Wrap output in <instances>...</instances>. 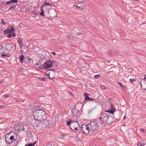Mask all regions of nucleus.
<instances>
[{
    "label": "nucleus",
    "instance_id": "obj_1",
    "mask_svg": "<svg viewBox=\"0 0 146 146\" xmlns=\"http://www.w3.org/2000/svg\"><path fill=\"white\" fill-rule=\"evenodd\" d=\"M35 117L38 120L41 121V123L44 121L47 118V114L44 111L41 109L35 110L33 112Z\"/></svg>",
    "mask_w": 146,
    "mask_h": 146
},
{
    "label": "nucleus",
    "instance_id": "obj_2",
    "mask_svg": "<svg viewBox=\"0 0 146 146\" xmlns=\"http://www.w3.org/2000/svg\"><path fill=\"white\" fill-rule=\"evenodd\" d=\"M57 64V62L56 61L54 60L52 61H51L50 60V58H49L48 60H46V62H44L43 64V69L44 70L52 67L54 65H56Z\"/></svg>",
    "mask_w": 146,
    "mask_h": 146
},
{
    "label": "nucleus",
    "instance_id": "obj_3",
    "mask_svg": "<svg viewBox=\"0 0 146 146\" xmlns=\"http://www.w3.org/2000/svg\"><path fill=\"white\" fill-rule=\"evenodd\" d=\"M28 122L33 127H37L38 125L39 126V124L41 123V121L38 120L34 115L33 116H30L28 118Z\"/></svg>",
    "mask_w": 146,
    "mask_h": 146
},
{
    "label": "nucleus",
    "instance_id": "obj_4",
    "mask_svg": "<svg viewBox=\"0 0 146 146\" xmlns=\"http://www.w3.org/2000/svg\"><path fill=\"white\" fill-rule=\"evenodd\" d=\"M88 125L90 127V131H95L98 129V123L96 121H92L88 123Z\"/></svg>",
    "mask_w": 146,
    "mask_h": 146
},
{
    "label": "nucleus",
    "instance_id": "obj_5",
    "mask_svg": "<svg viewBox=\"0 0 146 146\" xmlns=\"http://www.w3.org/2000/svg\"><path fill=\"white\" fill-rule=\"evenodd\" d=\"M79 128L83 134H88L90 131V127L88 125V124L87 125L83 124Z\"/></svg>",
    "mask_w": 146,
    "mask_h": 146
},
{
    "label": "nucleus",
    "instance_id": "obj_6",
    "mask_svg": "<svg viewBox=\"0 0 146 146\" xmlns=\"http://www.w3.org/2000/svg\"><path fill=\"white\" fill-rule=\"evenodd\" d=\"M100 120L101 123H104L106 122L109 120L108 115L106 114L103 113L101 114L100 117L99 118Z\"/></svg>",
    "mask_w": 146,
    "mask_h": 146
},
{
    "label": "nucleus",
    "instance_id": "obj_7",
    "mask_svg": "<svg viewBox=\"0 0 146 146\" xmlns=\"http://www.w3.org/2000/svg\"><path fill=\"white\" fill-rule=\"evenodd\" d=\"M43 3L44 4L41 6V12L39 13V15L42 17H44L45 15H44V11L43 9V8H44L45 9H46L47 6L48 5L50 6H51V5H50L49 3H47L46 1L43 2Z\"/></svg>",
    "mask_w": 146,
    "mask_h": 146
},
{
    "label": "nucleus",
    "instance_id": "obj_8",
    "mask_svg": "<svg viewBox=\"0 0 146 146\" xmlns=\"http://www.w3.org/2000/svg\"><path fill=\"white\" fill-rule=\"evenodd\" d=\"M80 126V124L77 121L73 122V123L70 125L71 129L73 131H76L77 130H79V128H78Z\"/></svg>",
    "mask_w": 146,
    "mask_h": 146
},
{
    "label": "nucleus",
    "instance_id": "obj_9",
    "mask_svg": "<svg viewBox=\"0 0 146 146\" xmlns=\"http://www.w3.org/2000/svg\"><path fill=\"white\" fill-rule=\"evenodd\" d=\"M14 45L11 42L7 43L6 44L5 47L6 49L8 51H11L13 50Z\"/></svg>",
    "mask_w": 146,
    "mask_h": 146
},
{
    "label": "nucleus",
    "instance_id": "obj_10",
    "mask_svg": "<svg viewBox=\"0 0 146 146\" xmlns=\"http://www.w3.org/2000/svg\"><path fill=\"white\" fill-rule=\"evenodd\" d=\"M15 31V29L12 27H11L10 28L8 27L3 31V33L5 34H9L12 33Z\"/></svg>",
    "mask_w": 146,
    "mask_h": 146
},
{
    "label": "nucleus",
    "instance_id": "obj_11",
    "mask_svg": "<svg viewBox=\"0 0 146 146\" xmlns=\"http://www.w3.org/2000/svg\"><path fill=\"white\" fill-rule=\"evenodd\" d=\"M71 113L73 115L76 116L80 113V112L76 110V105H74L73 108L71 110Z\"/></svg>",
    "mask_w": 146,
    "mask_h": 146
},
{
    "label": "nucleus",
    "instance_id": "obj_12",
    "mask_svg": "<svg viewBox=\"0 0 146 146\" xmlns=\"http://www.w3.org/2000/svg\"><path fill=\"white\" fill-rule=\"evenodd\" d=\"M18 0H11L10 1H7L6 2H3L4 3V5L6 6H8L11 5V4L12 3H17L18 2Z\"/></svg>",
    "mask_w": 146,
    "mask_h": 146
},
{
    "label": "nucleus",
    "instance_id": "obj_13",
    "mask_svg": "<svg viewBox=\"0 0 146 146\" xmlns=\"http://www.w3.org/2000/svg\"><path fill=\"white\" fill-rule=\"evenodd\" d=\"M33 61L32 58L27 57L25 60V65H28L29 64H30Z\"/></svg>",
    "mask_w": 146,
    "mask_h": 146
},
{
    "label": "nucleus",
    "instance_id": "obj_14",
    "mask_svg": "<svg viewBox=\"0 0 146 146\" xmlns=\"http://www.w3.org/2000/svg\"><path fill=\"white\" fill-rule=\"evenodd\" d=\"M10 133H7L5 137V141L7 144H11L13 143V141H11L10 140L9 136Z\"/></svg>",
    "mask_w": 146,
    "mask_h": 146
},
{
    "label": "nucleus",
    "instance_id": "obj_15",
    "mask_svg": "<svg viewBox=\"0 0 146 146\" xmlns=\"http://www.w3.org/2000/svg\"><path fill=\"white\" fill-rule=\"evenodd\" d=\"M47 57L48 58H47L46 53L45 51L42 52L41 53V54L40 55V58H41L42 59H47L48 58H49L48 56Z\"/></svg>",
    "mask_w": 146,
    "mask_h": 146
},
{
    "label": "nucleus",
    "instance_id": "obj_16",
    "mask_svg": "<svg viewBox=\"0 0 146 146\" xmlns=\"http://www.w3.org/2000/svg\"><path fill=\"white\" fill-rule=\"evenodd\" d=\"M109 123L110 124H111L113 121H114L117 119L115 116H110L109 117Z\"/></svg>",
    "mask_w": 146,
    "mask_h": 146
},
{
    "label": "nucleus",
    "instance_id": "obj_17",
    "mask_svg": "<svg viewBox=\"0 0 146 146\" xmlns=\"http://www.w3.org/2000/svg\"><path fill=\"white\" fill-rule=\"evenodd\" d=\"M83 4L84 3L82 2H77L75 3L74 5L77 8H80L82 5V4Z\"/></svg>",
    "mask_w": 146,
    "mask_h": 146
},
{
    "label": "nucleus",
    "instance_id": "obj_18",
    "mask_svg": "<svg viewBox=\"0 0 146 146\" xmlns=\"http://www.w3.org/2000/svg\"><path fill=\"white\" fill-rule=\"evenodd\" d=\"M89 94L85 93L84 94V96H85V99L84 100V101H90V98L89 97Z\"/></svg>",
    "mask_w": 146,
    "mask_h": 146
},
{
    "label": "nucleus",
    "instance_id": "obj_19",
    "mask_svg": "<svg viewBox=\"0 0 146 146\" xmlns=\"http://www.w3.org/2000/svg\"><path fill=\"white\" fill-rule=\"evenodd\" d=\"M19 58L20 62L22 63H23V61H25V60L26 58H25L23 55H21L20 56Z\"/></svg>",
    "mask_w": 146,
    "mask_h": 146
},
{
    "label": "nucleus",
    "instance_id": "obj_20",
    "mask_svg": "<svg viewBox=\"0 0 146 146\" xmlns=\"http://www.w3.org/2000/svg\"><path fill=\"white\" fill-rule=\"evenodd\" d=\"M17 41L21 48H22L23 46V40L21 39H19Z\"/></svg>",
    "mask_w": 146,
    "mask_h": 146
},
{
    "label": "nucleus",
    "instance_id": "obj_21",
    "mask_svg": "<svg viewBox=\"0 0 146 146\" xmlns=\"http://www.w3.org/2000/svg\"><path fill=\"white\" fill-rule=\"evenodd\" d=\"M15 33L14 31H13L12 33L9 34L7 36V37L8 38H9L11 37H15Z\"/></svg>",
    "mask_w": 146,
    "mask_h": 146
},
{
    "label": "nucleus",
    "instance_id": "obj_22",
    "mask_svg": "<svg viewBox=\"0 0 146 146\" xmlns=\"http://www.w3.org/2000/svg\"><path fill=\"white\" fill-rule=\"evenodd\" d=\"M18 131H24L25 130V128L24 127L23 125H19V128L18 129Z\"/></svg>",
    "mask_w": 146,
    "mask_h": 146
},
{
    "label": "nucleus",
    "instance_id": "obj_23",
    "mask_svg": "<svg viewBox=\"0 0 146 146\" xmlns=\"http://www.w3.org/2000/svg\"><path fill=\"white\" fill-rule=\"evenodd\" d=\"M36 143V141H35L33 143H29L26 144L25 146H34Z\"/></svg>",
    "mask_w": 146,
    "mask_h": 146
},
{
    "label": "nucleus",
    "instance_id": "obj_24",
    "mask_svg": "<svg viewBox=\"0 0 146 146\" xmlns=\"http://www.w3.org/2000/svg\"><path fill=\"white\" fill-rule=\"evenodd\" d=\"M55 71H53V72H52L51 73V75H52L50 77H49V79H53L55 77Z\"/></svg>",
    "mask_w": 146,
    "mask_h": 146
},
{
    "label": "nucleus",
    "instance_id": "obj_25",
    "mask_svg": "<svg viewBox=\"0 0 146 146\" xmlns=\"http://www.w3.org/2000/svg\"><path fill=\"white\" fill-rule=\"evenodd\" d=\"M44 123L45 124V126H47L49 125L50 124V122L48 120H47V119H46V120H45L44 121Z\"/></svg>",
    "mask_w": 146,
    "mask_h": 146
},
{
    "label": "nucleus",
    "instance_id": "obj_26",
    "mask_svg": "<svg viewBox=\"0 0 146 146\" xmlns=\"http://www.w3.org/2000/svg\"><path fill=\"white\" fill-rule=\"evenodd\" d=\"M10 56V54H2L0 55L1 57H3V58H5L7 57H9Z\"/></svg>",
    "mask_w": 146,
    "mask_h": 146
},
{
    "label": "nucleus",
    "instance_id": "obj_27",
    "mask_svg": "<svg viewBox=\"0 0 146 146\" xmlns=\"http://www.w3.org/2000/svg\"><path fill=\"white\" fill-rule=\"evenodd\" d=\"M74 122V121H72L71 119H70L69 121H67L66 123L68 125H69L71 124H72Z\"/></svg>",
    "mask_w": 146,
    "mask_h": 146
},
{
    "label": "nucleus",
    "instance_id": "obj_28",
    "mask_svg": "<svg viewBox=\"0 0 146 146\" xmlns=\"http://www.w3.org/2000/svg\"><path fill=\"white\" fill-rule=\"evenodd\" d=\"M8 6H9L10 7L9 8V10L11 9L12 10H15V7L16 6V5L13 4L12 6L11 5H10V6L9 5Z\"/></svg>",
    "mask_w": 146,
    "mask_h": 146
},
{
    "label": "nucleus",
    "instance_id": "obj_29",
    "mask_svg": "<svg viewBox=\"0 0 146 146\" xmlns=\"http://www.w3.org/2000/svg\"><path fill=\"white\" fill-rule=\"evenodd\" d=\"M116 111V110L115 109L113 108L111 110H110V113L112 114H113Z\"/></svg>",
    "mask_w": 146,
    "mask_h": 146
},
{
    "label": "nucleus",
    "instance_id": "obj_30",
    "mask_svg": "<svg viewBox=\"0 0 146 146\" xmlns=\"http://www.w3.org/2000/svg\"><path fill=\"white\" fill-rule=\"evenodd\" d=\"M14 137L13 136H11L10 137V141L11 140V141H13V142L16 140V139H14V137Z\"/></svg>",
    "mask_w": 146,
    "mask_h": 146
},
{
    "label": "nucleus",
    "instance_id": "obj_31",
    "mask_svg": "<svg viewBox=\"0 0 146 146\" xmlns=\"http://www.w3.org/2000/svg\"><path fill=\"white\" fill-rule=\"evenodd\" d=\"M137 145L139 146H143L145 145L144 143H142L140 142H138Z\"/></svg>",
    "mask_w": 146,
    "mask_h": 146
},
{
    "label": "nucleus",
    "instance_id": "obj_32",
    "mask_svg": "<svg viewBox=\"0 0 146 146\" xmlns=\"http://www.w3.org/2000/svg\"><path fill=\"white\" fill-rule=\"evenodd\" d=\"M40 80H41L44 81L46 80V78L44 77H38V78Z\"/></svg>",
    "mask_w": 146,
    "mask_h": 146
},
{
    "label": "nucleus",
    "instance_id": "obj_33",
    "mask_svg": "<svg viewBox=\"0 0 146 146\" xmlns=\"http://www.w3.org/2000/svg\"><path fill=\"white\" fill-rule=\"evenodd\" d=\"M138 81L139 82V83L142 85L141 83L142 82V81H144V80L143 79L140 78L139 80H138Z\"/></svg>",
    "mask_w": 146,
    "mask_h": 146
},
{
    "label": "nucleus",
    "instance_id": "obj_34",
    "mask_svg": "<svg viewBox=\"0 0 146 146\" xmlns=\"http://www.w3.org/2000/svg\"><path fill=\"white\" fill-rule=\"evenodd\" d=\"M100 77V76L99 74H97L95 75L94 77L95 78H98Z\"/></svg>",
    "mask_w": 146,
    "mask_h": 146
},
{
    "label": "nucleus",
    "instance_id": "obj_35",
    "mask_svg": "<svg viewBox=\"0 0 146 146\" xmlns=\"http://www.w3.org/2000/svg\"><path fill=\"white\" fill-rule=\"evenodd\" d=\"M67 38H68L71 39L72 38V35H68L66 36Z\"/></svg>",
    "mask_w": 146,
    "mask_h": 146
},
{
    "label": "nucleus",
    "instance_id": "obj_36",
    "mask_svg": "<svg viewBox=\"0 0 146 146\" xmlns=\"http://www.w3.org/2000/svg\"><path fill=\"white\" fill-rule=\"evenodd\" d=\"M129 80L131 82H133L136 81V80L135 79H132L131 78H130Z\"/></svg>",
    "mask_w": 146,
    "mask_h": 146
},
{
    "label": "nucleus",
    "instance_id": "obj_37",
    "mask_svg": "<svg viewBox=\"0 0 146 146\" xmlns=\"http://www.w3.org/2000/svg\"><path fill=\"white\" fill-rule=\"evenodd\" d=\"M118 83L119 85H120L123 88L124 87V86H123V85H122L121 83L118 82Z\"/></svg>",
    "mask_w": 146,
    "mask_h": 146
},
{
    "label": "nucleus",
    "instance_id": "obj_38",
    "mask_svg": "<svg viewBox=\"0 0 146 146\" xmlns=\"http://www.w3.org/2000/svg\"><path fill=\"white\" fill-rule=\"evenodd\" d=\"M46 76L49 78L51 76V73L49 72L48 74L46 75Z\"/></svg>",
    "mask_w": 146,
    "mask_h": 146
},
{
    "label": "nucleus",
    "instance_id": "obj_39",
    "mask_svg": "<svg viewBox=\"0 0 146 146\" xmlns=\"http://www.w3.org/2000/svg\"><path fill=\"white\" fill-rule=\"evenodd\" d=\"M1 20L2 21V23L3 25H5L6 23L2 19H1Z\"/></svg>",
    "mask_w": 146,
    "mask_h": 146
},
{
    "label": "nucleus",
    "instance_id": "obj_40",
    "mask_svg": "<svg viewBox=\"0 0 146 146\" xmlns=\"http://www.w3.org/2000/svg\"><path fill=\"white\" fill-rule=\"evenodd\" d=\"M27 133L28 135H31V131H29L27 132Z\"/></svg>",
    "mask_w": 146,
    "mask_h": 146
},
{
    "label": "nucleus",
    "instance_id": "obj_41",
    "mask_svg": "<svg viewBox=\"0 0 146 146\" xmlns=\"http://www.w3.org/2000/svg\"><path fill=\"white\" fill-rule=\"evenodd\" d=\"M9 96V94H5V95L3 96V97L5 98H6L7 97H8Z\"/></svg>",
    "mask_w": 146,
    "mask_h": 146
},
{
    "label": "nucleus",
    "instance_id": "obj_42",
    "mask_svg": "<svg viewBox=\"0 0 146 146\" xmlns=\"http://www.w3.org/2000/svg\"><path fill=\"white\" fill-rule=\"evenodd\" d=\"M17 143L15 144V145H17L18 144L20 143L21 141H17Z\"/></svg>",
    "mask_w": 146,
    "mask_h": 146
},
{
    "label": "nucleus",
    "instance_id": "obj_43",
    "mask_svg": "<svg viewBox=\"0 0 146 146\" xmlns=\"http://www.w3.org/2000/svg\"><path fill=\"white\" fill-rule=\"evenodd\" d=\"M3 50V46L2 45H0V50Z\"/></svg>",
    "mask_w": 146,
    "mask_h": 146
},
{
    "label": "nucleus",
    "instance_id": "obj_44",
    "mask_svg": "<svg viewBox=\"0 0 146 146\" xmlns=\"http://www.w3.org/2000/svg\"><path fill=\"white\" fill-rule=\"evenodd\" d=\"M65 136H66V135H61V137H62V139L64 138H65Z\"/></svg>",
    "mask_w": 146,
    "mask_h": 146
},
{
    "label": "nucleus",
    "instance_id": "obj_45",
    "mask_svg": "<svg viewBox=\"0 0 146 146\" xmlns=\"http://www.w3.org/2000/svg\"><path fill=\"white\" fill-rule=\"evenodd\" d=\"M101 88L102 89H105V87L104 86H101Z\"/></svg>",
    "mask_w": 146,
    "mask_h": 146
},
{
    "label": "nucleus",
    "instance_id": "obj_46",
    "mask_svg": "<svg viewBox=\"0 0 146 146\" xmlns=\"http://www.w3.org/2000/svg\"><path fill=\"white\" fill-rule=\"evenodd\" d=\"M139 129L141 131H142L143 132H144L145 131V130L143 129H142L140 128Z\"/></svg>",
    "mask_w": 146,
    "mask_h": 146
},
{
    "label": "nucleus",
    "instance_id": "obj_47",
    "mask_svg": "<svg viewBox=\"0 0 146 146\" xmlns=\"http://www.w3.org/2000/svg\"><path fill=\"white\" fill-rule=\"evenodd\" d=\"M110 105H111V108H113L114 107V105L113 104H111L110 103Z\"/></svg>",
    "mask_w": 146,
    "mask_h": 146
},
{
    "label": "nucleus",
    "instance_id": "obj_48",
    "mask_svg": "<svg viewBox=\"0 0 146 146\" xmlns=\"http://www.w3.org/2000/svg\"><path fill=\"white\" fill-rule=\"evenodd\" d=\"M76 35H77L78 36H79L81 34V33H76Z\"/></svg>",
    "mask_w": 146,
    "mask_h": 146
},
{
    "label": "nucleus",
    "instance_id": "obj_49",
    "mask_svg": "<svg viewBox=\"0 0 146 146\" xmlns=\"http://www.w3.org/2000/svg\"><path fill=\"white\" fill-rule=\"evenodd\" d=\"M112 100V99L111 98L110 99V98H108L107 100V101H108V102H110V100Z\"/></svg>",
    "mask_w": 146,
    "mask_h": 146
},
{
    "label": "nucleus",
    "instance_id": "obj_50",
    "mask_svg": "<svg viewBox=\"0 0 146 146\" xmlns=\"http://www.w3.org/2000/svg\"><path fill=\"white\" fill-rule=\"evenodd\" d=\"M46 146H52L51 144H47L46 145Z\"/></svg>",
    "mask_w": 146,
    "mask_h": 146
},
{
    "label": "nucleus",
    "instance_id": "obj_51",
    "mask_svg": "<svg viewBox=\"0 0 146 146\" xmlns=\"http://www.w3.org/2000/svg\"><path fill=\"white\" fill-rule=\"evenodd\" d=\"M51 53L53 55H55L56 54V53L54 52H52Z\"/></svg>",
    "mask_w": 146,
    "mask_h": 146
},
{
    "label": "nucleus",
    "instance_id": "obj_52",
    "mask_svg": "<svg viewBox=\"0 0 146 146\" xmlns=\"http://www.w3.org/2000/svg\"><path fill=\"white\" fill-rule=\"evenodd\" d=\"M94 98H90V101H94Z\"/></svg>",
    "mask_w": 146,
    "mask_h": 146
},
{
    "label": "nucleus",
    "instance_id": "obj_53",
    "mask_svg": "<svg viewBox=\"0 0 146 146\" xmlns=\"http://www.w3.org/2000/svg\"><path fill=\"white\" fill-rule=\"evenodd\" d=\"M14 135L16 137H17V135L16 133H15L14 132Z\"/></svg>",
    "mask_w": 146,
    "mask_h": 146
},
{
    "label": "nucleus",
    "instance_id": "obj_54",
    "mask_svg": "<svg viewBox=\"0 0 146 146\" xmlns=\"http://www.w3.org/2000/svg\"><path fill=\"white\" fill-rule=\"evenodd\" d=\"M3 50H0V53H1L3 52Z\"/></svg>",
    "mask_w": 146,
    "mask_h": 146
},
{
    "label": "nucleus",
    "instance_id": "obj_55",
    "mask_svg": "<svg viewBox=\"0 0 146 146\" xmlns=\"http://www.w3.org/2000/svg\"><path fill=\"white\" fill-rule=\"evenodd\" d=\"M105 111L110 113V110H106Z\"/></svg>",
    "mask_w": 146,
    "mask_h": 146
},
{
    "label": "nucleus",
    "instance_id": "obj_56",
    "mask_svg": "<svg viewBox=\"0 0 146 146\" xmlns=\"http://www.w3.org/2000/svg\"><path fill=\"white\" fill-rule=\"evenodd\" d=\"M47 72L50 71H52L53 72V71H54L53 70H46Z\"/></svg>",
    "mask_w": 146,
    "mask_h": 146
},
{
    "label": "nucleus",
    "instance_id": "obj_57",
    "mask_svg": "<svg viewBox=\"0 0 146 146\" xmlns=\"http://www.w3.org/2000/svg\"><path fill=\"white\" fill-rule=\"evenodd\" d=\"M126 117L125 116L124 117H123V119H125L126 118Z\"/></svg>",
    "mask_w": 146,
    "mask_h": 146
},
{
    "label": "nucleus",
    "instance_id": "obj_58",
    "mask_svg": "<svg viewBox=\"0 0 146 146\" xmlns=\"http://www.w3.org/2000/svg\"><path fill=\"white\" fill-rule=\"evenodd\" d=\"M38 108H40V106L39 105H38Z\"/></svg>",
    "mask_w": 146,
    "mask_h": 146
},
{
    "label": "nucleus",
    "instance_id": "obj_59",
    "mask_svg": "<svg viewBox=\"0 0 146 146\" xmlns=\"http://www.w3.org/2000/svg\"><path fill=\"white\" fill-rule=\"evenodd\" d=\"M112 54H113V53L112 52H110V55H112Z\"/></svg>",
    "mask_w": 146,
    "mask_h": 146
},
{
    "label": "nucleus",
    "instance_id": "obj_60",
    "mask_svg": "<svg viewBox=\"0 0 146 146\" xmlns=\"http://www.w3.org/2000/svg\"><path fill=\"white\" fill-rule=\"evenodd\" d=\"M144 79H146V76H144Z\"/></svg>",
    "mask_w": 146,
    "mask_h": 146
},
{
    "label": "nucleus",
    "instance_id": "obj_61",
    "mask_svg": "<svg viewBox=\"0 0 146 146\" xmlns=\"http://www.w3.org/2000/svg\"><path fill=\"white\" fill-rule=\"evenodd\" d=\"M84 9L83 8L81 9V10H82V9Z\"/></svg>",
    "mask_w": 146,
    "mask_h": 146
},
{
    "label": "nucleus",
    "instance_id": "obj_62",
    "mask_svg": "<svg viewBox=\"0 0 146 146\" xmlns=\"http://www.w3.org/2000/svg\"><path fill=\"white\" fill-rule=\"evenodd\" d=\"M134 0L135 1H138V0Z\"/></svg>",
    "mask_w": 146,
    "mask_h": 146
},
{
    "label": "nucleus",
    "instance_id": "obj_63",
    "mask_svg": "<svg viewBox=\"0 0 146 146\" xmlns=\"http://www.w3.org/2000/svg\"><path fill=\"white\" fill-rule=\"evenodd\" d=\"M71 94V95H73V94H72H72Z\"/></svg>",
    "mask_w": 146,
    "mask_h": 146
},
{
    "label": "nucleus",
    "instance_id": "obj_64",
    "mask_svg": "<svg viewBox=\"0 0 146 146\" xmlns=\"http://www.w3.org/2000/svg\"><path fill=\"white\" fill-rule=\"evenodd\" d=\"M36 64V65H38V63H37Z\"/></svg>",
    "mask_w": 146,
    "mask_h": 146
}]
</instances>
